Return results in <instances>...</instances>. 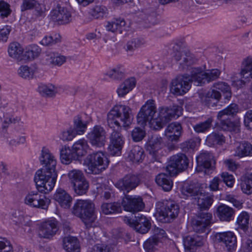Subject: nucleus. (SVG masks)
Segmentation results:
<instances>
[{"label": "nucleus", "instance_id": "obj_1", "mask_svg": "<svg viewBox=\"0 0 252 252\" xmlns=\"http://www.w3.org/2000/svg\"><path fill=\"white\" fill-rule=\"evenodd\" d=\"M132 116L130 108L124 105L114 106L107 114V124L113 129L109 139L108 150L112 156L121 154L125 139L120 130L121 126H129L132 122Z\"/></svg>", "mask_w": 252, "mask_h": 252}, {"label": "nucleus", "instance_id": "obj_2", "mask_svg": "<svg viewBox=\"0 0 252 252\" xmlns=\"http://www.w3.org/2000/svg\"><path fill=\"white\" fill-rule=\"evenodd\" d=\"M71 213L80 218L87 227H91L96 219L94 204L90 200H77L71 209Z\"/></svg>", "mask_w": 252, "mask_h": 252}, {"label": "nucleus", "instance_id": "obj_3", "mask_svg": "<svg viewBox=\"0 0 252 252\" xmlns=\"http://www.w3.org/2000/svg\"><path fill=\"white\" fill-rule=\"evenodd\" d=\"M57 176V171L38 169L34 177L38 191L45 194L51 191L55 186Z\"/></svg>", "mask_w": 252, "mask_h": 252}, {"label": "nucleus", "instance_id": "obj_4", "mask_svg": "<svg viewBox=\"0 0 252 252\" xmlns=\"http://www.w3.org/2000/svg\"><path fill=\"white\" fill-rule=\"evenodd\" d=\"M179 210V205L173 201L159 202L157 204L156 217L159 221L170 222L178 216Z\"/></svg>", "mask_w": 252, "mask_h": 252}, {"label": "nucleus", "instance_id": "obj_5", "mask_svg": "<svg viewBox=\"0 0 252 252\" xmlns=\"http://www.w3.org/2000/svg\"><path fill=\"white\" fill-rule=\"evenodd\" d=\"M220 91L224 94L225 98L229 99L231 97V93L229 86L226 83L219 82L214 84L213 89L207 93H200L199 97L201 101L209 106H213L215 102L211 103V99L218 101L221 97Z\"/></svg>", "mask_w": 252, "mask_h": 252}, {"label": "nucleus", "instance_id": "obj_6", "mask_svg": "<svg viewBox=\"0 0 252 252\" xmlns=\"http://www.w3.org/2000/svg\"><path fill=\"white\" fill-rule=\"evenodd\" d=\"M183 108L179 106L172 107H160L157 114V121H154L153 126H156V130H159L173 118L179 117L182 115Z\"/></svg>", "mask_w": 252, "mask_h": 252}, {"label": "nucleus", "instance_id": "obj_7", "mask_svg": "<svg viewBox=\"0 0 252 252\" xmlns=\"http://www.w3.org/2000/svg\"><path fill=\"white\" fill-rule=\"evenodd\" d=\"M238 111V105L234 103L230 104L217 115L218 122L216 124L218 128L224 131H233L237 128L236 125L228 119V116H234Z\"/></svg>", "mask_w": 252, "mask_h": 252}, {"label": "nucleus", "instance_id": "obj_8", "mask_svg": "<svg viewBox=\"0 0 252 252\" xmlns=\"http://www.w3.org/2000/svg\"><path fill=\"white\" fill-rule=\"evenodd\" d=\"M88 167V173L98 174L108 166L109 161L106 155L99 151L87 156L85 161Z\"/></svg>", "mask_w": 252, "mask_h": 252}, {"label": "nucleus", "instance_id": "obj_9", "mask_svg": "<svg viewBox=\"0 0 252 252\" xmlns=\"http://www.w3.org/2000/svg\"><path fill=\"white\" fill-rule=\"evenodd\" d=\"M157 109L155 101L153 99L148 100L141 107L137 115L139 124L143 125L149 122L151 128L156 130V126H153L154 121H157Z\"/></svg>", "mask_w": 252, "mask_h": 252}, {"label": "nucleus", "instance_id": "obj_10", "mask_svg": "<svg viewBox=\"0 0 252 252\" xmlns=\"http://www.w3.org/2000/svg\"><path fill=\"white\" fill-rule=\"evenodd\" d=\"M220 73L219 69L216 68L204 71L200 67H193L191 69V79L195 85L202 86L219 78Z\"/></svg>", "mask_w": 252, "mask_h": 252}, {"label": "nucleus", "instance_id": "obj_11", "mask_svg": "<svg viewBox=\"0 0 252 252\" xmlns=\"http://www.w3.org/2000/svg\"><path fill=\"white\" fill-rule=\"evenodd\" d=\"M67 177L76 194L81 195L86 193L89 188V184L82 171L75 169L70 170Z\"/></svg>", "mask_w": 252, "mask_h": 252}, {"label": "nucleus", "instance_id": "obj_12", "mask_svg": "<svg viewBox=\"0 0 252 252\" xmlns=\"http://www.w3.org/2000/svg\"><path fill=\"white\" fill-rule=\"evenodd\" d=\"M189 166V159L184 154L172 156L166 166V171L170 176L176 175L178 172L186 170Z\"/></svg>", "mask_w": 252, "mask_h": 252}, {"label": "nucleus", "instance_id": "obj_13", "mask_svg": "<svg viewBox=\"0 0 252 252\" xmlns=\"http://www.w3.org/2000/svg\"><path fill=\"white\" fill-rule=\"evenodd\" d=\"M191 82H193L191 79V72L189 76H178L172 81L170 91L177 95H183L190 88Z\"/></svg>", "mask_w": 252, "mask_h": 252}, {"label": "nucleus", "instance_id": "obj_14", "mask_svg": "<svg viewBox=\"0 0 252 252\" xmlns=\"http://www.w3.org/2000/svg\"><path fill=\"white\" fill-rule=\"evenodd\" d=\"M87 138L91 144L97 148L105 145L106 139V132L100 126H94L87 135Z\"/></svg>", "mask_w": 252, "mask_h": 252}, {"label": "nucleus", "instance_id": "obj_15", "mask_svg": "<svg viewBox=\"0 0 252 252\" xmlns=\"http://www.w3.org/2000/svg\"><path fill=\"white\" fill-rule=\"evenodd\" d=\"M122 205L127 212L136 213L142 211L145 204L142 198L139 196L126 195L123 198Z\"/></svg>", "mask_w": 252, "mask_h": 252}, {"label": "nucleus", "instance_id": "obj_16", "mask_svg": "<svg viewBox=\"0 0 252 252\" xmlns=\"http://www.w3.org/2000/svg\"><path fill=\"white\" fill-rule=\"evenodd\" d=\"M197 166L196 171L197 172L209 173V169H212L215 164V161L213 155L207 152L201 153L196 157Z\"/></svg>", "mask_w": 252, "mask_h": 252}, {"label": "nucleus", "instance_id": "obj_17", "mask_svg": "<svg viewBox=\"0 0 252 252\" xmlns=\"http://www.w3.org/2000/svg\"><path fill=\"white\" fill-rule=\"evenodd\" d=\"M212 214L207 212H200L196 218L192 221V227L197 233H205L208 230L211 220Z\"/></svg>", "mask_w": 252, "mask_h": 252}, {"label": "nucleus", "instance_id": "obj_18", "mask_svg": "<svg viewBox=\"0 0 252 252\" xmlns=\"http://www.w3.org/2000/svg\"><path fill=\"white\" fill-rule=\"evenodd\" d=\"M174 59L179 65L180 70L187 69L188 67L195 63L197 59L195 55L189 50H183L177 52Z\"/></svg>", "mask_w": 252, "mask_h": 252}, {"label": "nucleus", "instance_id": "obj_19", "mask_svg": "<svg viewBox=\"0 0 252 252\" xmlns=\"http://www.w3.org/2000/svg\"><path fill=\"white\" fill-rule=\"evenodd\" d=\"M140 182L138 176L134 174H127L116 183V187L124 193H128L135 189Z\"/></svg>", "mask_w": 252, "mask_h": 252}, {"label": "nucleus", "instance_id": "obj_20", "mask_svg": "<svg viewBox=\"0 0 252 252\" xmlns=\"http://www.w3.org/2000/svg\"><path fill=\"white\" fill-rule=\"evenodd\" d=\"M59 228V223L56 220H48L40 224L38 230V236L40 238L50 239L56 234Z\"/></svg>", "mask_w": 252, "mask_h": 252}, {"label": "nucleus", "instance_id": "obj_21", "mask_svg": "<svg viewBox=\"0 0 252 252\" xmlns=\"http://www.w3.org/2000/svg\"><path fill=\"white\" fill-rule=\"evenodd\" d=\"M50 16L54 22L63 25L69 23L71 20L70 12L64 7L57 5L50 12Z\"/></svg>", "mask_w": 252, "mask_h": 252}, {"label": "nucleus", "instance_id": "obj_22", "mask_svg": "<svg viewBox=\"0 0 252 252\" xmlns=\"http://www.w3.org/2000/svg\"><path fill=\"white\" fill-rule=\"evenodd\" d=\"M39 160L43 167V168L41 169L56 171L57 160L54 154L49 149L46 147L42 148Z\"/></svg>", "mask_w": 252, "mask_h": 252}, {"label": "nucleus", "instance_id": "obj_23", "mask_svg": "<svg viewBox=\"0 0 252 252\" xmlns=\"http://www.w3.org/2000/svg\"><path fill=\"white\" fill-rule=\"evenodd\" d=\"M128 223L130 226L134 227L136 231L141 233L145 234L151 228V222L150 220L143 215L138 214L135 217V220H127Z\"/></svg>", "mask_w": 252, "mask_h": 252}, {"label": "nucleus", "instance_id": "obj_24", "mask_svg": "<svg viewBox=\"0 0 252 252\" xmlns=\"http://www.w3.org/2000/svg\"><path fill=\"white\" fill-rule=\"evenodd\" d=\"M215 239L219 242L223 243L228 252L234 251L237 247V238L234 233L226 231L217 233Z\"/></svg>", "mask_w": 252, "mask_h": 252}, {"label": "nucleus", "instance_id": "obj_25", "mask_svg": "<svg viewBox=\"0 0 252 252\" xmlns=\"http://www.w3.org/2000/svg\"><path fill=\"white\" fill-rule=\"evenodd\" d=\"M66 61L65 56L58 52L47 51L43 57L41 62L43 64L53 67L61 66Z\"/></svg>", "mask_w": 252, "mask_h": 252}, {"label": "nucleus", "instance_id": "obj_26", "mask_svg": "<svg viewBox=\"0 0 252 252\" xmlns=\"http://www.w3.org/2000/svg\"><path fill=\"white\" fill-rule=\"evenodd\" d=\"M163 146L162 138L158 136L155 135L152 137L149 140L147 150L155 158L158 157L159 152L161 150Z\"/></svg>", "mask_w": 252, "mask_h": 252}, {"label": "nucleus", "instance_id": "obj_27", "mask_svg": "<svg viewBox=\"0 0 252 252\" xmlns=\"http://www.w3.org/2000/svg\"><path fill=\"white\" fill-rule=\"evenodd\" d=\"M54 199L63 208L68 209L72 201V197L63 189H58L54 194Z\"/></svg>", "mask_w": 252, "mask_h": 252}, {"label": "nucleus", "instance_id": "obj_28", "mask_svg": "<svg viewBox=\"0 0 252 252\" xmlns=\"http://www.w3.org/2000/svg\"><path fill=\"white\" fill-rule=\"evenodd\" d=\"M182 126L180 124L176 122L170 124L166 128L164 135L168 140L177 142L181 134Z\"/></svg>", "mask_w": 252, "mask_h": 252}, {"label": "nucleus", "instance_id": "obj_29", "mask_svg": "<svg viewBox=\"0 0 252 252\" xmlns=\"http://www.w3.org/2000/svg\"><path fill=\"white\" fill-rule=\"evenodd\" d=\"M183 244L185 249L189 252H195L196 248L203 245L201 237L197 235L188 236L184 238Z\"/></svg>", "mask_w": 252, "mask_h": 252}, {"label": "nucleus", "instance_id": "obj_30", "mask_svg": "<svg viewBox=\"0 0 252 252\" xmlns=\"http://www.w3.org/2000/svg\"><path fill=\"white\" fill-rule=\"evenodd\" d=\"M234 210L224 204L220 205L217 210V216L222 221L229 222L234 218Z\"/></svg>", "mask_w": 252, "mask_h": 252}, {"label": "nucleus", "instance_id": "obj_31", "mask_svg": "<svg viewBox=\"0 0 252 252\" xmlns=\"http://www.w3.org/2000/svg\"><path fill=\"white\" fill-rule=\"evenodd\" d=\"M89 150L90 147L85 139H81L77 141L72 146V151L78 160L80 158L85 156Z\"/></svg>", "mask_w": 252, "mask_h": 252}, {"label": "nucleus", "instance_id": "obj_32", "mask_svg": "<svg viewBox=\"0 0 252 252\" xmlns=\"http://www.w3.org/2000/svg\"><path fill=\"white\" fill-rule=\"evenodd\" d=\"M63 247L66 252H80V248L77 238L71 236L65 237L63 239Z\"/></svg>", "mask_w": 252, "mask_h": 252}, {"label": "nucleus", "instance_id": "obj_33", "mask_svg": "<svg viewBox=\"0 0 252 252\" xmlns=\"http://www.w3.org/2000/svg\"><path fill=\"white\" fill-rule=\"evenodd\" d=\"M126 22L123 19H115L108 22L106 25V29L107 31L112 32H118L122 33L123 31L126 30Z\"/></svg>", "mask_w": 252, "mask_h": 252}, {"label": "nucleus", "instance_id": "obj_34", "mask_svg": "<svg viewBox=\"0 0 252 252\" xmlns=\"http://www.w3.org/2000/svg\"><path fill=\"white\" fill-rule=\"evenodd\" d=\"M199 191V185L194 183L190 184L185 183L181 190L183 198H186L188 197H192L193 199H195V197L197 196Z\"/></svg>", "mask_w": 252, "mask_h": 252}, {"label": "nucleus", "instance_id": "obj_35", "mask_svg": "<svg viewBox=\"0 0 252 252\" xmlns=\"http://www.w3.org/2000/svg\"><path fill=\"white\" fill-rule=\"evenodd\" d=\"M135 83L134 78L126 80L117 89V93L119 96L123 97L126 95L135 87Z\"/></svg>", "mask_w": 252, "mask_h": 252}, {"label": "nucleus", "instance_id": "obj_36", "mask_svg": "<svg viewBox=\"0 0 252 252\" xmlns=\"http://www.w3.org/2000/svg\"><path fill=\"white\" fill-rule=\"evenodd\" d=\"M156 182L165 191H169L172 188L173 182L170 177L165 173H160L157 176Z\"/></svg>", "mask_w": 252, "mask_h": 252}, {"label": "nucleus", "instance_id": "obj_37", "mask_svg": "<svg viewBox=\"0 0 252 252\" xmlns=\"http://www.w3.org/2000/svg\"><path fill=\"white\" fill-rule=\"evenodd\" d=\"M198 207L202 209H208L213 203V198L209 195L202 192L201 190L195 197Z\"/></svg>", "mask_w": 252, "mask_h": 252}, {"label": "nucleus", "instance_id": "obj_38", "mask_svg": "<svg viewBox=\"0 0 252 252\" xmlns=\"http://www.w3.org/2000/svg\"><path fill=\"white\" fill-rule=\"evenodd\" d=\"M60 159L62 163L64 164H69L73 159L78 160L72 149L66 146L60 151Z\"/></svg>", "mask_w": 252, "mask_h": 252}, {"label": "nucleus", "instance_id": "obj_39", "mask_svg": "<svg viewBox=\"0 0 252 252\" xmlns=\"http://www.w3.org/2000/svg\"><path fill=\"white\" fill-rule=\"evenodd\" d=\"M101 211L105 215H111L122 212V207L120 203L113 202L103 203L101 206Z\"/></svg>", "mask_w": 252, "mask_h": 252}, {"label": "nucleus", "instance_id": "obj_40", "mask_svg": "<svg viewBox=\"0 0 252 252\" xmlns=\"http://www.w3.org/2000/svg\"><path fill=\"white\" fill-rule=\"evenodd\" d=\"M144 158V151L139 146H133L128 153L127 158L133 162H141Z\"/></svg>", "mask_w": 252, "mask_h": 252}, {"label": "nucleus", "instance_id": "obj_41", "mask_svg": "<svg viewBox=\"0 0 252 252\" xmlns=\"http://www.w3.org/2000/svg\"><path fill=\"white\" fill-rule=\"evenodd\" d=\"M105 75L113 80L119 81L124 78L125 70L121 66H117L107 70Z\"/></svg>", "mask_w": 252, "mask_h": 252}, {"label": "nucleus", "instance_id": "obj_42", "mask_svg": "<svg viewBox=\"0 0 252 252\" xmlns=\"http://www.w3.org/2000/svg\"><path fill=\"white\" fill-rule=\"evenodd\" d=\"M37 71V68L35 66L22 65L18 69V73L23 78L30 79L33 78L34 74Z\"/></svg>", "mask_w": 252, "mask_h": 252}, {"label": "nucleus", "instance_id": "obj_43", "mask_svg": "<svg viewBox=\"0 0 252 252\" xmlns=\"http://www.w3.org/2000/svg\"><path fill=\"white\" fill-rule=\"evenodd\" d=\"M235 155L242 157L252 155V145L247 142L240 143L235 150Z\"/></svg>", "mask_w": 252, "mask_h": 252}, {"label": "nucleus", "instance_id": "obj_44", "mask_svg": "<svg viewBox=\"0 0 252 252\" xmlns=\"http://www.w3.org/2000/svg\"><path fill=\"white\" fill-rule=\"evenodd\" d=\"M39 93L43 96L52 97L57 93V88L52 84H43L39 85L38 89Z\"/></svg>", "mask_w": 252, "mask_h": 252}, {"label": "nucleus", "instance_id": "obj_45", "mask_svg": "<svg viewBox=\"0 0 252 252\" xmlns=\"http://www.w3.org/2000/svg\"><path fill=\"white\" fill-rule=\"evenodd\" d=\"M224 142V137L220 133L214 132L208 135L206 139V144L209 146H213L217 144L222 145Z\"/></svg>", "mask_w": 252, "mask_h": 252}, {"label": "nucleus", "instance_id": "obj_46", "mask_svg": "<svg viewBox=\"0 0 252 252\" xmlns=\"http://www.w3.org/2000/svg\"><path fill=\"white\" fill-rule=\"evenodd\" d=\"M24 49L18 42H13L9 44L8 52L9 56L13 59H19L23 53Z\"/></svg>", "mask_w": 252, "mask_h": 252}, {"label": "nucleus", "instance_id": "obj_47", "mask_svg": "<svg viewBox=\"0 0 252 252\" xmlns=\"http://www.w3.org/2000/svg\"><path fill=\"white\" fill-rule=\"evenodd\" d=\"M213 120L212 117L208 118L204 122H199L193 126L194 130L196 133H205L208 131L212 126Z\"/></svg>", "mask_w": 252, "mask_h": 252}, {"label": "nucleus", "instance_id": "obj_48", "mask_svg": "<svg viewBox=\"0 0 252 252\" xmlns=\"http://www.w3.org/2000/svg\"><path fill=\"white\" fill-rule=\"evenodd\" d=\"M88 126L86 121H83L80 117H77L74 120L73 131L75 135H82L86 131Z\"/></svg>", "mask_w": 252, "mask_h": 252}, {"label": "nucleus", "instance_id": "obj_49", "mask_svg": "<svg viewBox=\"0 0 252 252\" xmlns=\"http://www.w3.org/2000/svg\"><path fill=\"white\" fill-rule=\"evenodd\" d=\"M250 221V216L246 212H242L238 216L236 220V223L238 225L239 228L246 231L248 228Z\"/></svg>", "mask_w": 252, "mask_h": 252}, {"label": "nucleus", "instance_id": "obj_50", "mask_svg": "<svg viewBox=\"0 0 252 252\" xmlns=\"http://www.w3.org/2000/svg\"><path fill=\"white\" fill-rule=\"evenodd\" d=\"M107 8L102 5H95L90 9L89 14L94 19L103 18L107 13Z\"/></svg>", "mask_w": 252, "mask_h": 252}, {"label": "nucleus", "instance_id": "obj_51", "mask_svg": "<svg viewBox=\"0 0 252 252\" xmlns=\"http://www.w3.org/2000/svg\"><path fill=\"white\" fill-rule=\"evenodd\" d=\"M61 41V37L60 34H55L53 36L46 35L40 41V43L45 46H53Z\"/></svg>", "mask_w": 252, "mask_h": 252}, {"label": "nucleus", "instance_id": "obj_52", "mask_svg": "<svg viewBox=\"0 0 252 252\" xmlns=\"http://www.w3.org/2000/svg\"><path fill=\"white\" fill-rule=\"evenodd\" d=\"M50 199L46 196L39 192L37 201L34 205V208H39L41 209H47L50 204Z\"/></svg>", "mask_w": 252, "mask_h": 252}, {"label": "nucleus", "instance_id": "obj_53", "mask_svg": "<svg viewBox=\"0 0 252 252\" xmlns=\"http://www.w3.org/2000/svg\"><path fill=\"white\" fill-rule=\"evenodd\" d=\"M41 51V48L39 46L32 44L27 49L25 55L28 59L33 60L40 55Z\"/></svg>", "mask_w": 252, "mask_h": 252}, {"label": "nucleus", "instance_id": "obj_54", "mask_svg": "<svg viewBox=\"0 0 252 252\" xmlns=\"http://www.w3.org/2000/svg\"><path fill=\"white\" fill-rule=\"evenodd\" d=\"M40 192L38 191H31L29 192L25 197L24 203L29 206L34 208L37 201V198Z\"/></svg>", "mask_w": 252, "mask_h": 252}, {"label": "nucleus", "instance_id": "obj_55", "mask_svg": "<svg viewBox=\"0 0 252 252\" xmlns=\"http://www.w3.org/2000/svg\"><path fill=\"white\" fill-rule=\"evenodd\" d=\"M21 121V118L18 116H14L6 113L4 115L3 121L2 123V127L6 128L8 127L11 124H17Z\"/></svg>", "mask_w": 252, "mask_h": 252}, {"label": "nucleus", "instance_id": "obj_56", "mask_svg": "<svg viewBox=\"0 0 252 252\" xmlns=\"http://www.w3.org/2000/svg\"><path fill=\"white\" fill-rule=\"evenodd\" d=\"M158 238L150 237L144 244V248L146 252H155L156 246L158 243Z\"/></svg>", "mask_w": 252, "mask_h": 252}, {"label": "nucleus", "instance_id": "obj_57", "mask_svg": "<svg viewBox=\"0 0 252 252\" xmlns=\"http://www.w3.org/2000/svg\"><path fill=\"white\" fill-rule=\"evenodd\" d=\"M146 43L143 38H136L128 41L127 43V50L132 51L135 49L140 47Z\"/></svg>", "mask_w": 252, "mask_h": 252}, {"label": "nucleus", "instance_id": "obj_58", "mask_svg": "<svg viewBox=\"0 0 252 252\" xmlns=\"http://www.w3.org/2000/svg\"><path fill=\"white\" fill-rule=\"evenodd\" d=\"M241 187L244 193L251 194L252 193V179L245 177L242 181Z\"/></svg>", "mask_w": 252, "mask_h": 252}, {"label": "nucleus", "instance_id": "obj_59", "mask_svg": "<svg viewBox=\"0 0 252 252\" xmlns=\"http://www.w3.org/2000/svg\"><path fill=\"white\" fill-rule=\"evenodd\" d=\"M10 5L3 0H0V17L7 18L11 13Z\"/></svg>", "mask_w": 252, "mask_h": 252}, {"label": "nucleus", "instance_id": "obj_60", "mask_svg": "<svg viewBox=\"0 0 252 252\" xmlns=\"http://www.w3.org/2000/svg\"><path fill=\"white\" fill-rule=\"evenodd\" d=\"M0 252H13L12 245L6 238L0 237Z\"/></svg>", "mask_w": 252, "mask_h": 252}, {"label": "nucleus", "instance_id": "obj_61", "mask_svg": "<svg viewBox=\"0 0 252 252\" xmlns=\"http://www.w3.org/2000/svg\"><path fill=\"white\" fill-rule=\"evenodd\" d=\"M33 8H34V15L36 18H42L45 17L47 9L44 4L39 3L37 1L36 5Z\"/></svg>", "mask_w": 252, "mask_h": 252}, {"label": "nucleus", "instance_id": "obj_62", "mask_svg": "<svg viewBox=\"0 0 252 252\" xmlns=\"http://www.w3.org/2000/svg\"><path fill=\"white\" fill-rule=\"evenodd\" d=\"M75 136L76 135L73 131L72 128H69L63 131L60 135V138L63 141H68L72 140Z\"/></svg>", "mask_w": 252, "mask_h": 252}, {"label": "nucleus", "instance_id": "obj_63", "mask_svg": "<svg viewBox=\"0 0 252 252\" xmlns=\"http://www.w3.org/2000/svg\"><path fill=\"white\" fill-rule=\"evenodd\" d=\"M196 145L194 140L190 139L181 144L180 147L182 151L185 153H191L193 151Z\"/></svg>", "mask_w": 252, "mask_h": 252}, {"label": "nucleus", "instance_id": "obj_64", "mask_svg": "<svg viewBox=\"0 0 252 252\" xmlns=\"http://www.w3.org/2000/svg\"><path fill=\"white\" fill-rule=\"evenodd\" d=\"M244 124L245 126L250 130H252V110L247 111L244 116Z\"/></svg>", "mask_w": 252, "mask_h": 252}]
</instances>
